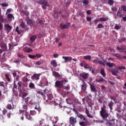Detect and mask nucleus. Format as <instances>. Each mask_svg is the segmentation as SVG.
Segmentation results:
<instances>
[{
  "label": "nucleus",
  "mask_w": 126,
  "mask_h": 126,
  "mask_svg": "<svg viewBox=\"0 0 126 126\" xmlns=\"http://www.w3.org/2000/svg\"><path fill=\"white\" fill-rule=\"evenodd\" d=\"M17 56L18 58H20V59H24L25 58V56L24 55H22V54H18Z\"/></svg>",
  "instance_id": "79ce46f5"
},
{
  "label": "nucleus",
  "mask_w": 126,
  "mask_h": 126,
  "mask_svg": "<svg viewBox=\"0 0 126 126\" xmlns=\"http://www.w3.org/2000/svg\"><path fill=\"white\" fill-rule=\"evenodd\" d=\"M15 32H17V33L18 34H19V35H20V34H21V32L20 31H19V27H16V29H15Z\"/></svg>",
  "instance_id": "58836bf2"
},
{
  "label": "nucleus",
  "mask_w": 126,
  "mask_h": 126,
  "mask_svg": "<svg viewBox=\"0 0 126 126\" xmlns=\"http://www.w3.org/2000/svg\"><path fill=\"white\" fill-rule=\"evenodd\" d=\"M55 87L56 88H63V85L61 81H56L55 82Z\"/></svg>",
  "instance_id": "6e6552de"
},
{
  "label": "nucleus",
  "mask_w": 126,
  "mask_h": 126,
  "mask_svg": "<svg viewBox=\"0 0 126 126\" xmlns=\"http://www.w3.org/2000/svg\"><path fill=\"white\" fill-rule=\"evenodd\" d=\"M121 26H120L119 25L116 24L115 26L114 27V29H115V30H119V29H121Z\"/></svg>",
  "instance_id": "ea45409f"
},
{
  "label": "nucleus",
  "mask_w": 126,
  "mask_h": 126,
  "mask_svg": "<svg viewBox=\"0 0 126 126\" xmlns=\"http://www.w3.org/2000/svg\"><path fill=\"white\" fill-rule=\"evenodd\" d=\"M37 94H39L42 95V98H43L44 100H46V95L45 94L43 93V92L41 90H38L35 91Z\"/></svg>",
  "instance_id": "2eb2a0df"
},
{
  "label": "nucleus",
  "mask_w": 126,
  "mask_h": 126,
  "mask_svg": "<svg viewBox=\"0 0 126 126\" xmlns=\"http://www.w3.org/2000/svg\"><path fill=\"white\" fill-rule=\"evenodd\" d=\"M25 112V117L26 119L29 120V121H32V117L29 115V113L27 112L26 111H25L24 110H19V114H23V113Z\"/></svg>",
  "instance_id": "7ed1b4c3"
},
{
  "label": "nucleus",
  "mask_w": 126,
  "mask_h": 126,
  "mask_svg": "<svg viewBox=\"0 0 126 126\" xmlns=\"http://www.w3.org/2000/svg\"><path fill=\"white\" fill-rule=\"evenodd\" d=\"M126 37H123L121 39H119V43H123V42H125V41H126Z\"/></svg>",
  "instance_id": "8fccbe9b"
},
{
  "label": "nucleus",
  "mask_w": 126,
  "mask_h": 126,
  "mask_svg": "<svg viewBox=\"0 0 126 126\" xmlns=\"http://www.w3.org/2000/svg\"><path fill=\"white\" fill-rule=\"evenodd\" d=\"M29 87L31 88V89H34L35 88V85L34 83L31 82L29 85Z\"/></svg>",
  "instance_id": "c85d7f7f"
},
{
  "label": "nucleus",
  "mask_w": 126,
  "mask_h": 126,
  "mask_svg": "<svg viewBox=\"0 0 126 126\" xmlns=\"http://www.w3.org/2000/svg\"><path fill=\"white\" fill-rule=\"evenodd\" d=\"M117 69L118 70H120V69H126V68L125 66H118L117 67Z\"/></svg>",
  "instance_id": "09e8293b"
},
{
  "label": "nucleus",
  "mask_w": 126,
  "mask_h": 126,
  "mask_svg": "<svg viewBox=\"0 0 126 126\" xmlns=\"http://www.w3.org/2000/svg\"><path fill=\"white\" fill-rule=\"evenodd\" d=\"M23 80L24 82H27L28 81V78L26 77H24L23 78Z\"/></svg>",
  "instance_id": "052dcab7"
},
{
  "label": "nucleus",
  "mask_w": 126,
  "mask_h": 126,
  "mask_svg": "<svg viewBox=\"0 0 126 126\" xmlns=\"http://www.w3.org/2000/svg\"><path fill=\"white\" fill-rule=\"evenodd\" d=\"M37 39V36L36 35H32L30 38V40L31 41L32 43H33L35 40Z\"/></svg>",
  "instance_id": "5701e85b"
},
{
  "label": "nucleus",
  "mask_w": 126,
  "mask_h": 126,
  "mask_svg": "<svg viewBox=\"0 0 126 126\" xmlns=\"http://www.w3.org/2000/svg\"><path fill=\"white\" fill-rule=\"evenodd\" d=\"M47 99H46L45 97V99L46 101H47V102H51V100H52V99H53V95L51 94H47Z\"/></svg>",
  "instance_id": "6ab92c4d"
},
{
  "label": "nucleus",
  "mask_w": 126,
  "mask_h": 126,
  "mask_svg": "<svg viewBox=\"0 0 126 126\" xmlns=\"http://www.w3.org/2000/svg\"><path fill=\"white\" fill-rule=\"evenodd\" d=\"M38 86H40V87H44V86H46V85H43V81H40L38 84Z\"/></svg>",
  "instance_id": "de8ad7c7"
},
{
  "label": "nucleus",
  "mask_w": 126,
  "mask_h": 126,
  "mask_svg": "<svg viewBox=\"0 0 126 126\" xmlns=\"http://www.w3.org/2000/svg\"><path fill=\"white\" fill-rule=\"evenodd\" d=\"M28 57L30 58V59H32V60H33V59H35V55H29Z\"/></svg>",
  "instance_id": "4d7b16f0"
},
{
  "label": "nucleus",
  "mask_w": 126,
  "mask_h": 126,
  "mask_svg": "<svg viewBox=\"0 0 126 126\" xmlns=\"http://www.w3.org/2000/svg\"><path fill=\"white\" fill-rule=\"evenodd\" d=\"M14 18V17L13 16V14H8L7 15V18L8 19H9V20L11 19V18Z\"/></svg>",
  "instance_id": "473e14b6"
},
{
  "label": "nucleus",
  "mask_w": 126,
  "mask_h": 126,
  "mask_svg": "<svg viewBox=\"0 0 126 126\" xmlns=\"http://www.w3.org/2000/svg\"><path fill=\"white\" fill-rule=\"evenodd\" d=\"M106 126H112V123L109 121H107Z\"/></svg>",
  "instance_id": "e2e57ef3"
},
{
  "label": "nucleus",
  "mask_w": 126,
  "mask_h": 126,
  "mask_svg": "<svg viewBox=\"0 0 126 126\" xmlns=\"http://www.w3.org/2000/svg\"><path fill=\"white\" fill-rule=\"evenodd\" d=\"M84 60H91V56H84Z\"/></svg>",
  "instance_id": "a19ab883"
},
{
  "label": "nucleus",
  "mask_w": 126,
  "mask_h": 126,
  "mask_svg": "<svg viewBox=\"0 0 126 126\" xmlns=\"http://www.w3.org/2000/svg\"><path fill=\"white\" fill-rule=\"evenodd\" d=\"M42 75V73L34 74L32 77V80H39L40 79V76Z\"/></svg>",
  "instance_id": "423d86ee"
},
{
  "label": "nucleus",
  "mask_w": 126,
  "mask_h": 126,
  "mask_svg": "<svg viewBox=\"0 0 126 126\" xmlns=\"http://www.w3.org/2000/svg\"><path fill=\"white\" fill-rule=\"evenodd\" d=\"M108 4H110V5L114 4V0H108Z\"/></svg>",
  "instance_id": "864d4df0"
},
{
  "label": "nucleus",
  "mask_w": 126,
  "mask_h": 126,
  "mask_svg": "<svg viewBox=\"0 0 126 126\" xmlns=\"http://www.w3.org/2000/svg\"><path fill=\"white\" fill-rule=\"evenodd\" d=\"M79 124L81 126H87V124H86V122H84L83 121L79 122Z\"/></svg>",
  "instance_id": "72a5a7b5"
},
{
  "label": "nucleus",
  "mask_w": 126,
  "mask_h": 126,
  "mask_svg": "<svg viewBox=\"0 0 126 126\" xmlns=\"http://www.w3.org/2000/svg\"><path fill=\"white\" fill-rule=\"evenodd\" d=\"M113 57H116V58H118V59H121V54L119 53L114 54L112 55Z\"/></svg>",
  "instance_id": "4c0bfd02"
},
{
  "label": "nucleus",
  "mask_w": 126,
  "mask_h": 126,
  "mask_svg": "<svg viewBox=\"0 0 126 126\" xmlns=\"http://www.w3.org/2000/svg\"><path fill=\"white\" fill-rule=\"evenodd\" d=\"M85 113L86 114L87 117L90 118V119H93V118H94V117H93V116H92V115L89 113V110H88L87 108L86 109Z\"/></svg>",
  "instance_id": "f3484780"
},
{
  "label": "nucleus",
  "mask_w": 126,
  "mask_h": 126,
  "mask_svg": "<svg viewBox=\"0 0 126 126\" xmlns=\"http://www.w3.org/2000/svg\"><path fill=\"white\" fill-rule=\"evenodd\" d=\"M10 75L7 74H5V79H6L7 81H8V82H10L11 81V80L9 78Z\"/></svg>",
  "instance_id": "cd10ccee"
},
{
  "label": "nucleus",
  "mask_w": 126,
  "mask_h": 126,
  "mask_svg": "<svg viewBox=\"0 0 126 126\" xmlns=\"http://www.w3.org/2000/svg\"><path fill=\"white\" fill-rule=\"evenodd\" d=\"M84 68H86V69H87V68L90 69L91 70V69H92V66L89 65V64H88V63H86L84 64Z\"/></svg>",
  "instance_id": "bb28decb"
},
{
  "label": "nucleus",
  "mask_w": 126,
  "mask_h": 126,
  "mask_svg": "<svg viewBox=\"0 0 126 126\" xmlns=\"http://www.w3.org/2000/svg\"><path fill=\"white\" fill-rule=\"evenodd\" d=\"M23 51L26 53H31L33 50H32L31 48H29L28 47H26L23 48Z\"/></svg>",
  "instance_id": "a211bd4d"
},
{
  "label": "nucleus",
  "mask_w": 126,
  "mask_h": 126,
  "mask_svg": "<svg viewBox=\"0 0 126 126\" xmlns=\"http://www.w3.org/2000/svg\"><path fill=\"white\" fill-rule=\"evenodd\" d=\"M73 112H75V113L76 114V115H77V116H78V115L79 114V112H78V111H77V110H75V108H74H74L73 109Z\"/></svg>",
  "instance_id": "bf43d9fd"
},
{
  "label": "nucleus",
  "mask_w": 126,
  "mask_h": 126,
  "mask_svg": "<svg viewBox=\"0 0 126 126\" xmlns=\"http://www.w3.org/2000/svg\"><path fill=\"white\" fill-rule=\"evenodd\" d=\"M20 26H21L23 29H24V28L26 27V25H25V23L24 22H22Z\"/></svg>",
  "instance_id": "f704fd0d"
},
{
  "label": "nucleus",
  "mask_w": 126,
  "mask_h": 126,
  "mask_svg": "<svg viewBox=\"0 0 126 126\" xmlns=\"http://www.w3.org/2000/svg\"><path fill=\"white\" fill-rule=\"evenodd\" d=\"M4 84H5L6 86L7 85V84L5 83L4 82H0V87H3V88H5Z\"/></svg>",
  "instance_id": "2f4dec72"
},
{
  "label": "nucleus",
  "mask_w": 126,
  "mask_h": 126,
  "mask_svg": "<svg viewBox=\"0 0 126 126\" xmlns=\"http://www.w3.org/2000/svg\"><path fill=\"white\" fill-rule=\"evenodd\" d=\"M7 109L8 110H12V106H11V104H8L7 106H6Z\"/></svg>",
  "instance_id": "a18cd8bd"
},
{
  "label": "nucleus",
  "mask_w": 126,
  "mask_h": 126,
  "mask_svg": "<svg viewBox=\"0 0 126 126\" xmlns=\"http://www.w3.org/2000/svg\"><path fill=\"white\" fill-rule=\"evenodd\" d=\"M101 28H104V26L102 24H99L97 25V29H100Z\"/></svg>",
  "instance_id": "37998d69"
},
{
  "label": "nucleus",
  "mask_w": 126,
  "mask_h": 126,
  "mask_svg": "<svg viewBox=\"0 0 126 126\" xmlns=\"http://www.w3.org/2000/svg\"><path fill=\"white\" fill-rule=\"evenodd\" d=\"M98 63H99V64H101L102 65L105 66V63L102 60L98 61Z\"/></svg>",
  "instance_id": "3c124183"
},
{
  "label": "nucleus",
  "mask_w": 126,
  "mask_h": 126,
  "mask_svg": "<svg viewBox=\"0 0 126 126\" xmlns=\"http://www.w3.org/2000/svg\"><path fill=\"white\" fill-rule=\"evenodd\" d=\"M1 48L2 49V53L7 51V45L5 43L0 45Z\"/></svg>",
  "instance_id": "dca6fc26"
},
{
  "label": "nucleus",
  "mask_w": 126,
  "mask_h": 126,
  "mask_svg": "<svg viewBox=\"0 0 126 126\" xmlns=\"http://www.w3.org/2000/svg\"><path fill=\"white\" fill-rule=\"evenodd\" d=\"M23 99L25 100L26 104H28V101H29V99H30V97L29 96H28L26 98H24Z\"/></svg>",
  "instance_id": "c03bdc74"
},
{
  "label": "nucleus",
  "mask_w": 126,
  "mask_h": 126,
  "mask_svg": "<svg viewBox=\"0 0 126 126\" xmlns=\"http://www.w3.org/2000/svg\"><path fill=\"white\" fill-rule=\"evenodd\" d=\"M30 114H31V115H32V116H34V115H36V111H35L34 110L31 111H30Z\"/></svg>",
  "instance_id": "6e6d98bb"
},
{
  "label": "nucleus",
  "mask_w": 126,
  "mask_h": 126,
  "mask_svg": "<svg viewBox=\"0 0 126 126\" xmlns=\"http://www.w3.org/2000/svg\"><path fill=\"white\" fill-rule=\"evenodd\" d=\"M80 76L83 79H87L89 77V73L86 72H83L80 74Z\"/></svg>",
  "instance_id": "0eeeda50"
},
{
  "label": "nucleus",
  "mask_w": 126,
  "mask_h": 126,
  "mask_svg": "<svg viewBox=\"0 0 126 126\" xmlns=\"http://www.w3.org/2000/svg\"><path fill=\"white\" fill-rule=\"evenodd\" d=\"M0 4V5H1V6H3L5 7H7V6H8V4H7L6 3H2Z\"/></svg>",
  "instance_id": "603ef678"
},
{
  "label": "nucleus",
  "mask_w": 126,
  "mask_h": 126,
  "mask_svg": "<svg viewBox=\"0 0 126 126\" xmlns=\"http://www.w3.org/2000/svg\"><path fill=\"white\" fill-rule=\"evenodd\" d=\"M53 75L55 76V77H61V75L55 71H53Z\"/></svg>",
  "instance_id": "393cba45"
},
{
  "label": "nucleus",
  "mask_w": 126,
  "mask_h": 126,
  "mask_svg": "<svg viewBox=\"0 0 126 126\" xmlns=\"http://www.w3.org/2000/svg\"><path fill=\"white\" fill-rule=\"evenodd\" d=\"M86 89H87V85L85 83V82H84L81 87L82 92L83 93H86Z\"/></svg>",
  "instance_id": "9b49d317"
},
{
  "label": "nucleus",
  "mask_w": 126,
  "mask_h": 126,
  "mask_svg": "<svg viewBox=\"0 0 126 126\" xmlns=\"http://www.w3.org/2000/svg\"><path fill=\"white\" fill-rule=\"evenodd\" d=\"M121 10H123L126 13V6L125 5H122L121 6Z\"/></svg>",
  "instance_id": "e433bc0d"
},
{
  "label": "nucleus",
  "mask_w": 126,
  "mask_h": 126,
  "mask_svg": "<svg viewBox=\"0 0 126 126\" xmlns=\"http://www.w3.org/2000/svg\"><path fill=\"white\" fill-rule=\"evenodd\" d=\"M22 82L21 81H19L18 83V87L19 88L22 87Z\"/></svg>",
  "instance_id": "0e129e2a"
},
{
  "label": "nucleus",
  "mask_w": 126,
  "mask_h": 126,
  "mask_svg": "<svg viewBox=\"0 0 126 126\" xmlns=\"http://www.w3.org/2000/svg\"><path fill=\"white\" fill-rule=\"evenodd\" d=\"M108 20V17H106L105 18L102 17L98 19V21L100 22H105V21H107Z\"/></svg>",
  "instance_id": "4be33fe9"
},
{
  "label": "nucleus",
  "mask_w": 126,
  "mask_h": 126,
  "mask_svg": "<svg viewBox=\"0 0 126 126\" xmlns=\"http://www.w3.org/2000/svg\"><path fill=\"white\" fill-rule=\"evenodd\" d=\"M51 64L53 65V66H54V67L58 66V63H57L55 60H52L51 62Z\"/></svg>",
  "instance_id": "b1692460"
},
{
  "label": "nucleus",
  "mask_w": 126,
  "mask_h": 126,
  "mask_svg": "<svg viewBox=\"0 0 126 126\" xmlns=\"http://www.w3.org/2000/svg\"><path fill=\"white\" fill-rule=\"evenodd\" d=\"M70 26V23H67L66 24H65L63 26V24H60V28L63 30V29H67Z\"/></svg>",
  "instance_id": "9d476101"
},
{
  "label": "nucleus",
  "mask_w": 126,
  "mask_h": 126,
  "mask_svg": "<svg viewBox=\"0 0 126 126\" xmlns=\"http://www.w3.org/2000/svg\"><path fill=\"white\" fill-rule=\"evenodd\" d=\"M100 73L101 74V75L103 76V77H105V76H106V73H105V70L104 69H101Z\"/></svg>",
  "instance_id": "c756f323"
},
{
  "label": "nucleus",
  "mask_w": 126,
  "mask_h": 126,
  "mask_svg": "<svg viewBox=\"0 0 126 126\" xmlns=\"http://www.w3.org/2000/svg\"><path fill=\"white\" fill-rule=\"evenodd\" d=\"M13 63H17V64H20V61L19 60H15L13 61Z\"/></svg>",
  "instance_id": "69168bd1"
},
{
  "label": "nucleus",
  "mask_w": 126,
  "mask_h": 126,
  "mask_svg": "<svg viewBox=\"0 0 126 126\" xmlns=\"http://www.w3.org/2000/svg\"><path fill=\"white\" fill-rule=\"evenodd\" d=\"M64 89L65 90L68 91V90H69V89H70V87H69V86H66L64 87Z\"/></svg>",
  "instance_id": "774afa93"
},
{
  "label": "nucleus",
  "mask_w": 126,
  "mask_h": 126,
  "mask_svg": "<svg viewBox=\"0 0 126 126\" xmlns=\"http://www.w3.org/2000/svg\"><path fill=\"white\" fill-rule=\"evenodd\" d=\"M10 12H11V8L7 9L6 12L5 13L6 15H7L8 14V13H10Z\"/></svg>",
  "instance_id": "680f3d73"
},
{
  "label": "nucleus",
  "mask_w": 126,
  "mask_h": 126,
  "mask_svg": "<svg viewBox=\"0 0 126 126\" xmlns=\"http://www.w3.org/2000/svg\"><path fill=\"white\" fill-rule=\"evenodd\" d=\"M37 2L38 4H41V5H42V7L43 9H47V7L46 6L50 7L49 3H48V0H40Z\"/></svg>",
  "instance_id": "f257e3e1"
},
{
  "label": "nucleus",
  "mask_w": 126,
  "mask_h": 126,
  "mask_svg": "<svg viewBox=\"0 0 126 126\" xmlns=\"http://www.w3.org/2000/svg\"><path fill=\"white\" fill-rule=\"evenodd\" d=\"M125 16V14H123V11L119 8L118 11L117 12V16L119 18H123Z\"/></svg>",
  "instance_id": "f8f14e48"
},
{
  "label": "nucleus",
  "mask_w": 126,
  "mask_h": 126,
  "mask_svg": "<svg viewBox=\"0 0 126 126\" xmlns=\"http://www.w3.org/2000/svg\"><path fill=\"white\" fill-rule=\"evenodd\" d=\"M106 64L107 66H109V67H113V66H116V64H115V63H111L109 62H107Z\"/></svg>",
  "instance_id": "412c9836"
},
{
  "label": "nucleus",
  "mask_w": 126,
  "mask_h": 126,
  "mask_svg": "<svg viewBox=\"0 0 126 126\" xmlns=\"http://www.w3.org/2000/svg\"><path fill=\"white\" fill-rule=\"evenodd\" d=\"M3 115H5V114H6L8 119H10V116L11 115V112L7 111L6 110V109H4L3 110Z\"/></svg>",
  "instance_id": "4468645a"
},
{
  "label": "nucleus",
  "mask_w": 126,
  "mask_h": 126,
  "mask_svg": "<svg viewBox=\"0 0 126 126\" xmlns=\"http://www.w3.org/2000/svg\"><path fill=\"white\" fill-rule=\"evenodd\" d=\"M111 72L113 75H115V76H117V72H116V70H112L111 71Z\"/></svg>",
  "instance_id": "338daca9"
},
{
  "label": "nucleus",
  "mask_w": 126,
  "mask_h": 126,
  "mask_svg": "<svg viewBox=\"0 0 126 126\" xmlns=\"http://www.w3.org/2000/svg\"><path fill=\"white\" fill-rule=\"evenodd\" d=\"M26 96H28V93H24L22 95L23 99H24V97H26Z\"/></svg>",
  "instance_id": "13d9d810"
},
{
  "label": "nucleus",
  "mask_w": 126,
  "mask_h": 126,
  "mask_svg": "<svg viewBox=\"0 0 126 126\" xmlns=\"http://www.w3.org/2000/svg\"><path fill=\"white\" fill-rule=\"evenodd\" d=\"M78 118H80V120H83V121H86V117L82 114H80V113L79 114V115H77Z\"/></svg>",
  "instance_id": "aec40b11"
},
{
  "label": "nucleus",
  "mask_w": 126,
  "mask_h": 126,
  "mask_svg": "<svg viewBox=\"0 0 126 126\" xmlns=\"http://www.w3.org/2000/svg\"><path fill=\"white\" fill-rule=\"evenodd\" d=\"M69 122L70 125L72 126H75V124H76V123H77V121H76V118H75L72 116H71L69 118Z\"/></svg>",
  "instance_id": "20e7f679"
},
{
  "label": "nucleus",
  "mask_w": 126,
  "mask_h": 126,
  "mask_svg": "<svg viewBox=\"0 0 126 126\" xmlns=\"http://www.w3.org/2000/svg\"><path fill=\"white\" fill-rule=\"evenodd\" d=\"M12 92L13 94H14L15 96H16L17 95H18V93L17 92V91L14 90V89H12Z\"/></svg>",
  "instance_id": "49530a36"
},
{
  "label": "nucleus",
  "mask_w": 126,
  "mask_h": 126,
  "mask_svg": "<svg viewBox=\"0 0 126 126\" xmlns=\"http://www.w3.org/2000/svg\"><path fill=\"white\" fill-rule=\"evenodd\" d=\"M23 13L26 15V16H28L29 15V12L26 11H23Z\"/></svg>",
  "instance_id": "5fc2aeb1"
},
{
  "label": "nucleus",
  "mask_w": 126,
  "mask_h": 126,
  "mask_svg": "<svg viewBox=\"0 0 126 126\" xmlns=\"http://www.w3.org/2000/svg\"><path fill=\"white\" fill-rule=\"evenodd\" d=\"M113 106H114V102L111 100L108 104V107L110 108L111 111L113 110Z\"/></svg>",
  "instance_id": "a878e982"
},
{
  "label": "nucleus",
  "mask_w": 126,
  "mask_h": 126,
  "mask_svg": "<svg viewBox=\"0 0 126 126\" xmlns=\"http://www.w3.org/2000/svg\"><path fill=\"white\" fill-rule=\"evenodd\" d=\"M27 24L28 25H31V24H33V21L30 19L27 20Z\"/></svg>",
  "instance_id": "7c9ffc66"
},
{
  "label": "nucleus",
  "mask_w": 126,
  "mask_h": 126,
  "mask_svg": "<svg viewBox=\"0 0 126 126\" xmlns=\"http://www.w3.org/2000/svg\"><path fill=\"white\" fill-rule=\"evenodd\" d=\"M91 87V90L92 92H94L95 93V95H97V89L96 87L94 85L91 84H90Z\"/></svg>",
  "instance_id": "ddd939ff"
},
{
  "label": "nucleus",
  "mask_w": 126,
  "mask_h": 126,
  "mask_svg": "<svg viewBox=\"0 0 126 126\" xmlns=\"http://www.w3.org/2000/svg\"><path fill=\"white\" fill-rule=\"evenodd\" d=\"M82 2L84 5H88V4L89 3V1L88 0H83L82 1Z\"/></svg>",
  "instance_id": "c9c22d12"
},
{
  "label": "nucleus",
  "mask_w": 126,
  "mask_h": 126,
  "mask_svg": "<svg viewBox=\"0 0 126 126\" xmlns=\"http://www.w3.org/2000/svg\"><path fill=\"white\" fill-rule=\"evenodd\" d=\"M62 58L63 59V60H64V63H68V62H71L72 60L74 62H76V59H72V57L69 56H63Z\"/></svg>",
  "instance_id": "39448f33"
},
{
  "label": "nucleus",
  "mask_w": 126,
  "mask_h": 126,
  "mask_svg": "<svg viewBox=\"0 0 126 126\" xmlns=\"http://www.w3.org/2000/svg\"><path fill=\"white\" fill-rule=\"evenodd\" d=\"M100 115L103 119H107V118L109 117V113H108V111H107V110H101L100 111Z\"/></svg>",
  "instance_id": "f03ea898"
},
{
  "label": "nucleus",
  "mask_w": 126,
  "mask_h": 126,
  "mask_svg": "<svg viewBox=\"0 0 126 126\" xmlns=\"http://www.w3.org/2000/svg\"><path fill=\"white\" fill-rule=\"evenodd\" d=\"M4 28L7 31V33H9L12 30V27L8 24H5L4 25Z\"/></svg>",
  "instance_id": "1a4fd4ad"
}]
</instances>
